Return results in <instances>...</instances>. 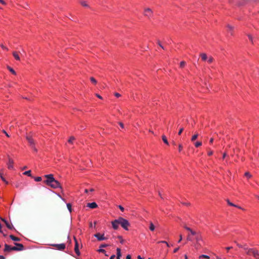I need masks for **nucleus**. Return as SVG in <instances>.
Wrapping results in <instances>:
<instances>
[{
	"mask_svg": "<svg viewBox=\"0 0 259 259\" xmlns=\"http://www.w3.org/2000/svg\"><path fill=\"white\" fill-rule=\"evenodd\" d=\"M45 177L47 178V180L44 181V183L54 189L58 188L62 189L60 183L54 179L52 174L45 175Z\"/></svg>",
	"mask_w": 259,
	"mask_h": 259,
	"instance_id": "obj_1",
	"label": "nucleus"
},
{
	"mask_svg": "<svg viewBox=\"0 0 259 259\" xmlns=\"http://www.w3.org/2000/svg\"><path fill=\"white\" fill-rule=\"evenodd\" d=\"M118 221L119 225L125 230H128V227L130 226V224L128 221L122 217L118 218Z\"/></svg>",
	"mask_w": 259,
	"mask_h": 259,
	"instance_id": "obj_2",
	"label": "nucleus"
},
{
	"mask_svg": "<svg viewBox=\"0 0 259 259\" xmlns=\"http://www.w3.org/2000/svg\"><path fill=\"white\" fill-rule=\"evenodd\" d=\"M184 228L190 232V234H188L187 236V240L188 241H192V238L191 237V235L195 236V235H197V232L192 230L190 228L186 226H184Z\"/></svg>",
	"mask_w": 259,
	"mask_h": 259,
	"instance_id": "obj_3",
	"label": "nucleus"
},
{
	"mask_svg": "<svg viewBox=\"0 0 259 259\" xmlns=\"http://www.w3.org/2000/svg\"><path fill=\"white\" fill-rule=\"evenodd\" d=\"M28 143L31 146V148L35 151L37 152V149L35 147V141L32 139V137L29 135H27L26 137Z\"/></svg>",
	"mask_w": 259,
	"mask_h": 259,
	"instance_id": "obj_4",
	"label": "nucleus"
},
{
	"mask_svg": "<svg viewBox=\"0 0 259 259\" xmlns=\"http://www.w3.org/2000/svg\"><path fill=\"white\" fill-rule=\"evenodd\" d=\"M246 245H244L243 247L244 248V249L246 251V253L247 254H250V252H252V254L253 255L254 257H256V255L258 254V252L257 250H255L253 248H249L247 247H246Z\"/></svg>",
	"mask_w": 259,
	"mask_h": 259,
	"instance_id": "obj_5",
	"label": "nucleus"
},
{
	"mask_svg": "<svg viewBox=\"0 0 259 259\" xmlns=\"http://www.w3.org/2000/svg\"><path fill=\"white\" fill-rule=\"evenodd\" d=\"M94 236L97 238L98 241L105 240L108 239V237H105L104 234H101L100 233H96L94 235Z\"/></svg>",
	"mask_w": 259,
	"mask_h": 259,
	"instance_id": "obj_6",
	"label": "nucleus"
},
{
	"mask_svg": "<svg viewBox=\"0 0 259 259\" xmlns=\"http://www.w3.org/2000/svg\"><path fill=\"white\" fill-rule=\"evenodd\" d=\"M52 246L55 247L57 249L59 250H63L65 248V244L64 243L61 244H54Z\"/></svg>",
	"mask_w": 259,
	"mask_h": 259,
	"instance_id": "obj_7",
	"label": "nucleus"
},
{
	"mask_svg": "<svg viewBox=\"0 0 259 259\" xmlns=\"http://www.w3.org/2000/svg\"><path fill=\"white\" fill-rule=\"evenodd\" d=\"M152 11L150 8H146L145 9L144 15L148 17H150L152 15Z\"/></svg>",
	"mask_w": 259,
	"mask_h": 259,
	"instance_id": "obj_8",
	"label": "nucleus"
},
{
	"mask_svg": "<svg viewBox=\"0 0 259 259\" xmlns=\"http://www.w3.org/2000/svg\"><path fill=\"white\" fill-rule=\"evenodd\" d=\"M111 224H112L113 228L115 230H117L118 228V226L119 225L118 219L112 221L111 222Z\"/></svg>",
	"mask_w": 259,
	"mask_h": 259,
	"instance_id": "obj_9",
	"label": "nucleus"
},
{
	"mask_svg": "<svg viewBox=\"0 0 259 259\" xmlns=\"http://www.w3.org/2000/svg\"><path fill=\"white\" fill-rule=\"evenodd\" d=\"M74 239L75 243L74 251L77 255H79L80 252L79 251V248H78V243L75 237H74Z\"/></svg>",
	"mask_w": 259,
	"mask_h": 259,
	"instance_id": "obj_10",
	"label": "nucleus"
},
{
	"mask_svg": "<svg viewBox=\"0 0 259 259\" xmlns=\"http://www.w3.org/2000/svg\"><path fill=\"white\" fill-rule=\"evenodd\" d=\"M8 159H9V161H8V163H7L8 168L10 169H13L14 161L11 158H10L9 157Z\"/></svg>",
	"mask_w": 259,
	"mask_h": 259,
	"instance_id": "obj_11",
	"label": "nucleus"
},
{
	"mask_svg": "<svg viewBox=\"0 0 259 259\" xmlns=\"http://www.w3.org/2000/svg\"><path fill=\"white\" fill-rule=\"evenodd\" d=\"M87 206V207L93 209L98 207V205L96 202L88 203Z\"/></svg>",
	"mask_w": 259,
	"mask_h": 259,
	"instance_id": "obj_12",
	"label": "nucleus"
},
{
	"mask_svg": "<svg viewBox=\"0 0 259 259\" xmlns=\"http://www.w3.org/2000/svg\"><path fill=\"white\" fill-rule=\"evenodd\" d=\"M2 220L5 222L7 227L9 228V229H14L13 226L12 224H9L5 219H2Z\"/></svg>",
	"mask_w": 259,
	"mask_h": 259,
	"instance_id": "obj_13",
	"label": "nucleus"
},
{
	"mask_svg": "<svg viewBox=\"0 0 259 259\" xmlns=\"http://www.w3.org/2000/svg\"><path fill=\"white\" fill-rule=\"evenodd\" d=\"M195 238L197 244H199V242L202 240V237L198 232L197 233V235H195Z\"/></svg>",
	"mask_w": 259,
	"mask_h": 259,
	"instance_id": "obj_14",
	"label": "nucleus"
},
{
	"mask_svg": "<svg viewBox=\"0 0 259 259\" xmlns=\"http://www.w3.org/2000/svg\"><path fill=\"white\" fill-rule=\"evenodd\" d=\"M15 245L17 247L19 251L23 250L24 249V246L22 244L15 243Z\"/></svg>",
	"mask_w": 259,
	"mask_h": 259,
	"instance_id": "obj_15",
	"label": "nucleus"
},
{
	"mask_svg": "<svg viewBox=\"0 0 259 259\" xmlns=\"http://www.w3.org/2000/svg\"><path fill=\"white\" fill-rule=\"evenodd\" d=\"M11 248H12V246H11L10 245H8L7 244H5L4 251L7 252V251H12V249Z\"/></svg>",
	"mask_w": 259,
	"mask_h": 259,
	"instance_id": "obj_16",
	"label": "nucleus"
},
{
	"mask_svg": "<svg viewBox=\"0 0 259 259\" xmlns=\"http://www.w3.org/2000/svg\"><path fill=\"white\" fill-rule=\"evenodd\" d=\"M200 56L201 57L202 60L204 61H206L208 59L207 55L205 53H201Z\"/></svg>",
	"mask_w": 259,
	"mask_h": 259,
	"instance_id": "obj_17",
	"label": "nucleus"
},
{
	"mask_svg": "<svg viewBox=\"0 0 259 259\" xmlns=\"http://www.w3.org/2000/svg\"><path fill=\"white\" fill-rule=\"evenodd\" d=\"M13 55L14 56V57L15 58V59L17 60H18L19 61L20 60V57L18 55V53L17 52H14L13 53Z\"/></svg>",
	"mask_w": 259,
	"mask_h": 259,
	"instance_id": "obj_18",
	"label": "nucleus"
},
{
	"mask_svg": "<svg viewBox=\"0 0 259 259\" xmlns=\"http://www.w3.org/2000/svg\"><path fill=\"white\" fill-rule=\"evenodd\" d=\"M80 4H81V5H82L83 7H87V8H89V6L88 5V4L87 3V2L85 1H83V0H81L80 1Z\"/></svg>",
	"mask_w": 259,
	"mask_h": 259,
	"instance_id": "obj_19",
	"label": "nucleus"
},
{
	"mask_svg": "<svg viewBox=\"0 0 259 259\" xmlns=\"http://www.w3.org/2000/svg\"><path fill=\"white\" fill-rule=\"evenodd\" d=\"M10 238L13 241H20V239L18 237H15L13 235H10Z\"/></svg>",
	"mask_w": 259,
	"mask_h": 259,
	"instance_id": "obj_20",
	"label": "nucleus"
},
{
	"mask_svg": "<svg viewBox=\"0 0 259 259\" xmlns=\"http://www.w3.org/2000/svg\"><path fill=\"white\" fill-rule=\"evenodd\" d=\"M116 251H117V259H120V257L121 256V250L120 248H117V249H116Z\"/></svg>",
	"mask_w": 259,
	"mask_h": 259,
	"instance_id": "obj_21",
	"label": "nucleus"
},
{
	"mask_svg": "<svg viewBox=\"0 0 259 259\" xmlns=\"http://www.w3.org/2000/svg\"><path fill=\"white\" fill-rule=\"evenodd\" d=\"M162 140H163V142H164L165 144H166V145H169V143H168V141H167V139H166V136H165L164 135H163L162 136Z\"/></svg>",
	"mask_w": 259,
	"mask_h": 259,
	"instance_id": "obj_22",
	"label": "nucleus"
},
{
	"mask_svg": "<svg viewBox=\"0 0 259 259\" xmlns=\"http://www.w3.org/2000/svg\"><path fill=\"white\" fill-rule=\"evenodd\" d=\"M149 229L151 231H153L155 229V226H154V224L152 223V222H151L150 223Z\"/></svg>",
	"mask_w": 259,
	"mask_h": 259,
	"instance_id": "obj_23",
	"label": "nucleus"
},
{
	"mask_svg": "<svg viewBox=\"0 0 259 259\" xmlns=\"http://www.w3.org/2000/svg\"><path fill=\"white\" fill-rule=\"evenodd\" d=\"M227 28H228V30L230 32L231 34L233 35L232 31L233 30V27L230 25H228Z\"/></svg>",
	"mask_w": 259,
	"mask_h": 259,
	"instance_id": "obj_24",
	"label": "nucleus"
},
{
	"mask_svg": "<svg viewBox=\"0 0 259 259\" xmlns=\"http://www.w3.org/2000/svg\"><path fill=\"white\" fill-rule=\"evenodd\" d=\"M23 174L24 175H26V176H28L29 177H32V176H31V170H27V171H26L24 172Z\"/></svg>",
	"mask_w": 259,
	"mask_h": 259,
	"instance_id": "obj_25",
	"label": "nucleus"
},
{
	"mask_svg": "<svg viewBox=\"0 0 259 259\" xmlns=\"http://www.w3.org/2000/svg\"><path fill=\"white\" fill-rule=\"evenodd\" d=\"M7 68L9 70V71L13 74L14 75H16V72L15 71V70L12 68L11 67H10V66H7Z\"/></svg>",
	"mask_w": 259,
	"mask_h": 259,
	"instance_id": "obj_26",
	"label": "nucleus"
},
{
	"mask_svg": "<svg viewBox=\"0 0 259 259\" xmlns=\"http://www.w3.org/2000/svg\"><path fill=\"white\" fill-rule=\"evenodd\" d=\"M198 134L197 133L195 134L194 135H193L191 138V141L192 142L194 141L197 138H198Z\"/></svg>",
	"mask_w": 259,
	"mask_h": 259,
	"instance_id": "obj_27",
	"label": "nucleus"
},
{
	"mask_svg": "<svg viewBox=\"0 0 259 259\" xmlns=\"http://www.w3.org/2000/svg\"><path fill=\"white\" fill-rule=\"evenodd\" d=\"M214 59L212 56L208 57L207 62L209 63H211L213 61Z\"/></svg>",
	"mask_w": 259,
	"mask_h": 259,
	"instance_id": "obj_28",
	"label": "nucleus"
},
{
	"mask_svg": "<svg viewBox=\"0 0 259 259\" xmlns=\"http://www.w3.org/2000/svg\"><path fill=\"white\" fill-rule=\"evenodd\" d=\"M199 258L200 259H201L202 258H206V259H210L209 256H208V255H204V254L200 255Z\"/></svg>",
	"mask_w": 259,
	"mask_h": 259,
	"instance_id": "obj_29",
	"label": "nucleus"
},
{
	"mask_svg": "<svg viewBox=\"0 0 259 259\" xmlns=\"http://www.w3.org/2000/svg\"><path fill=\"white\" fill-rule=\"evenodd\" d=\"M195 146L196 147H198L202 145V143L201 142H196L195 144Z\"/></svg>",
	"mask_w": 259,
	"mask_h": 259,
	"instance_id": "obj_30",
	"label": "nucleus"
},
{
	"mask_svg": "<svg viewBox=\"0 0 259 259\" xmlns=\"http://www.w3.org/2000/svg\"><path fill=\"white\" fill-rule=\"evenodd\" d=\"M90 80H91V82H92V83H94V84H96V83H97V80H96L95 79V78H94L93 77H91L90 78Z\"/></svg>",
	"mask_w": 259,
	"mask_h": 259,
	"instance_id": "obj_31",
	"label": "nucleus"
},
{
	"mask_svg": "<svg viewBox=\"0 0 259 259\" xmlns=\"http://www.w3.org/2000/svg\"><path fill=\"white\" fill-rule=\"evenodd\" d=\"M227 202L228 204L229 205H230V206H237V205H235V204H234V203H233L231 202L229 199H227Z\"/></svg>",
	"mask_w": 259,
	"mask_h": 259,
	"instance_id": "obj_32",
	"label": "nucleus"
},
{
	"mask_svg": "<svg viewBox=\"0 0 259 259\" xmlns=\"http://www.w3.org/2000/svg\"><path fill=\"white\" fill-rule=\"evenodd\" d=\"M186 65V62L185 61H181L180 64V66L181 68L184 67Z\"/></svg>",
	"mask_w": 259,
	"mask_h": 259,
	"instance_id": "obj_33",
	"label": "nucleus"
},
{
	"mask_svg": "<svg viewBox=\"0 0 259 259\" xmlns=\"http://www.w3.org/2000/svg\"><path fill=\"white\" fill-rule=\"evenodd\" d=\"M67 208L68 209V210H69V211L71 212V211H72L71 204L70 203H67Z\"/></svg>",
	"mask_w": 259,
	"mask_h": 259,
	"instance_id": "obj_34",
	"label": "nucleus"
},
{
	"mask_svg": "<svg viewBox=\"0 0 259 259\" xmlns=\"http://www.w3.org/2000/svg\"><path fill=\"white\" fill-rule=\"evenodd\" d=\"M75 140V138L74 137H71L70 139L68 140V142L69 143H72L73 141Z\"/></svg>",
	"mask_w": 259,
	"mask_h": 259,
	"instance_id": "obj_35",
	"label": "nucleus"
},
{
	"mask_svg": "<svg viewBox=\"0 0 259 259\" xmlns=\"http://www.w3.org/2000/svg\"><path fill=\"white\" fill-rule=\"evenodd\" d=\"M34 180L36 182H40L41 181L42 179L40 177H37L34 178Z\"/></svg>",
	"mask_w": 259,
	"mask_h": 259,
	"instance_id": "obj_36",
	"label": "nucleus"
},
{
	"mask_svg": "<svg viewBox=\"0 0 259 259\" xmlns=\"http://www.w3.org/2000/svg\"><path fill=\"white\" fill-rule=\"evenodd\" d=\"M97 251L99 252H102V253H105V252H106L105 250H104V249H102V248L99 249L97 250Z\"/></svg>",
	"mask_w": 259,
	"mask_h": 259,
	"instance_id": "obj_37",
	"label": "nucleus"
},
{
	"mask_svg": "<svg viewBox=\"0 0 259 259\" xmlns=\"http://www.w3.org/2000/svg\"><path fill=\"white\" fill-rule=\"evenodd\" d=\"M0 177L2 180L3 178H5L3 176V169L0 170Z\"/></svg>",
	"mask_w": 259,
	"mask_h": 259,
	"instance_id": "obj_38",
	"label": "nucleus"
},
{
	"mask_svg": "<svg viewBox=\"0 0 259 259\" xmlns=\"http://www.w3.org/2000/svg\"><path fill=\"white\" fill-rule=\"evenodd\" d=\"M118 238L120 239V242L121 243H123L124 242V240L122 238V237L121 236H118Z\"/></svg>",
	"mask_w": 259,
	"mask_h": 259,
	"instance_id": "obj_39",
	"label": "nucleus"
},
{
	"mask_svg": "<svg viewBox=\"0 0 259 259\" xmlns=\"http://www.w3.org/2000/svg\"><path fill=\"white\" fill-rule=\"evenodd\" d=\"M158 243H166V244L167 246H168V247H169V244H168V243H167L166 241H159Z\"/></svg>",
	"mask_w": 259,
	"mask_h": 259,
	"instance_id": "obj_40",
	"label": "nucleus"
},
{
	"mask_svg": "<svg viewBox=\"0 0 259 259\" xmlns=\"http://www.w3.org/2000/svg\"><path fill=\"white\" fill-rule=\"evenodd\" d=\"M12 250H14V251H19L17 248V247L16 246H12Z\"/></svg>",
	"mask_w": 259,
	"mask_h": 259,
	"instance_id": "obj_41",
	"label": "nucleus"
},
{
	"mask_svg": "<svg viewBox=\"0 0 259 259\" xmlns=\"http://www.w3.org/2000/svg\"><path fill=\"white\" fill-rule=\"evenodd\" d=\"M248 37L249 39V40L251 41V42L253 44V38L251 36V35L250 34H248Z\"/></svg>",
	"mask_w": 259,
	"mask_h": 259,
	"instance_id": "obj_42",
	"label": "nucleus"
},
{
	"mask_svg": "<svg viewBox=\"0 0 259 259\" xmlns=\"http://www.w3.org/2000/svg\"><path fill=\"white\" fill-rule=\"evenodd\" d=\"M245 176L247 178H250L251 177V175L248 172H245Z\"/></svg>",
	"mask_w": 259,
	"mask_h": 259,
	"instance_id": "obj_43",
	"label": "nucleus"
},
{
	"mask_svg": "<svg viewBox=\"0 0 259 259\" xmlns=\"http://www.w3.org/2000/svg\"><path fill=\"white\" fill-rule=\"evenodd\" d=\"M108 246V245L107 244H102L100 245V248H102V247L103 248V247H106Z\"/></svg>",
	"mask_w": 259,
	"mask_h": 259,
	"instance_id": "obj_44",
	"label": "nucleus"
},
{
	"mask_svg": "<svg viewBox=\"0 0 259 259\" xmlns=\"http://www.w3.org/2000/svg\"><path fill=\"white\" fill-rule=\"evenodd\" d=\"M183 149V146L181 144H180L179 145V152H181Z\"/></svg>",
	"mask_w": 259,
	"mask_h": 259,
	"instance_id": "obj_45",
	"label": "nucleus"
},
{
	"mask_svg": "<svg viewBox=\"0 0 259 259\" xmlns=\"http://www.w3.org/2000/svg\"><path fill=\"white\" fill-rule=\"evenodd\" d=\"M1 47L4 50H6L7 51L8 50V49L7 47H6L5 46H4L3 44L1 45Z\"/></svg>",
	"mask_w": 259,
	"mask_h": 259,
	"instance_id": "obj_46",
	"label": "nucleus"
},
{
	"mask_svg": "<svg viewBox=\"0 0 259 259\" xmlns=\"http://www.w3.org/2000/svg\"><path fill=\"white\" fill-rule=\"evenodd\" d=\"M183 130H184V128L183 127L181 128L178 132V134L179 135H180L182 134V133L183 132Z\"/></svg>",
	"mask_w": 259,
	"mask_h": 259,
	"instance_id": "obj_47",
	"label": "nucleus"
},
{
	"mask_svg": "<svg viewBox=\"0 0 259 259\" xmlns=\"http://www.w3.org/2000/svg\"><path fill=\"white\" fill-rule=\"evenodd\" d=\"M157 44L162 49H163V50L164 49V47L161 45L159 40L157 41Z\"/></svg>",
	"mask_w": 259,
	"mask_h": 259,
	"instance_id": "obj_48",
	"label": "nucleus"
},
{
	"mask_svg": "<svg viewBox=\"0 0 259 259\" xmlns=\"http://www.w3.org/2000/svg\"><path fill=\"white\" fill-rule=\"evenodd\" d=\"M213 154V152L212 151H211V150H209L208 152V155L209 156H211V155H212Z\"/></svg>",
	"mask_w": 259,
	"mask_h": 259,
	"instance_id": "obj_49",
	"label": "nucleus"
},
{
	"mask_svg": "<svg viewBox=\"0 0 259 259\" xmlns=\"http://www.w3.org/2000/svg\"><path fill=\"white\" fill-rule=\"evenodd\" d=\"M119 125L120 126V127H121V128H124V125H123V123H122V122H119Z\"/></svg>",
	"mask_w": 259,
	"mask_h": 259,
	"instance_id": "obj_50",
	"label": "nucleus"
},
{
	"mask_svg": "<svg viewBox=\"0 0 259 259\" xmlns=\"http://www.w3.org/2000/svg\"><path fill=\"white\" fill-rule=\"evenodd\" d=\"M182 203L184 205H185L186 206H190V203H189V202H183Z\"/></svg>",
	"mask_w": 259,
	"mask_h": 259,
	"instance_id": "obj_51",
	"label": "nucleus"
},
{
	"mask_svg": "<svg viewBox=\"0 0 259 259\" xmlns=\"http://www.w3.org/2000/svg\"><path fill=\"white\" fill-rule=\"evenodd\" d=\"M114 95H115L116 97H117V98H118V97H120V96H121L120 94H119V93H115L114 94Z\"/></svg>",
	"mask_w": 259,
	"mask_h": 259,
	"instance_id": "obj_52",
	"label": "nucleus"
},
{
	"mask_svg": "<svg viewBox=\"0 0 259 259\" xmlns=\"http://www.w3.org/2000/svg\"><path fill=\"white\" fill-rule=\"evenodd\" d=\"M118 208L122 211H124V208L121 205H119Z\"/></svg>",
	"mask_w": 259,
	"mask_h": 259,
	"instance_id": "obj_53",
	"label": "nucleus"
},
{
	"mask_svg": "<svg viewBox=\"0 0 259 259\" xmlns=\"http://www.w3.org/2000/svg\"><path fill=\"white\" fill-rule=\"evenodd\" d=\"M182 240V235L181 234L180 235V238L178 241V243H180Z\"/></svg>",
	"mask_w": 259,
	"mask_h": 259,
	"instance_id": "obj_54",
	"label": "nucleus"
},
{
	"mask_svg": "<svg viewBox=\"0 0 259 259\" xmlns=\"http://www.w3.org/2000/svg\"><path fill=\"white\" fill-rule=\"evenodd\" d=\"M20 185H21V184H20V183H17L16 184V185H15V186H16V188H19V187L20 186Z\"/></svg>",
	"mask_w": 259,
	"mask_h": 259,
	"instance_id": "obj_55",
	"label": "nucleus"
},
{
	"mask_svg": "<svg viewBox=\"0 0 259 259\" xmlns=\"http://www.w3.org/2000/svg\"><path fill=\"white\" fill-rule=\"evenodd\" d=\"M179 249V247H177V248H176L174 250V253H176L177 252Z\"/></svg>",
	"mask_w": 259,
	"mask_h": 259,
	"instance_id": "obj_56",
	"label": "nucleus"
},
{
	"mask_svg": "<svg viewBox=\"0 0 259 259\" xmlns=\"http://www.w3.org/2000/svg\"><path fill=\"white\" fill-rule=\"evenodd\" d=\"M3 132L6 134V136H7L8 137H9V135L8 134V133L5 130H3Z\"/></svg>",
	"mask_w": 259,
	"mask_h": 259,
	"instance_id": "obj_57",
	"label": "nucleus"
},
{
	"mask_svg": "<svg viewBox=\"0 0 259 259\" xmlns=\"http://www.w3.org/2000/svg\"><path fill=\"white\" fill-rule=\"evenodd\" d=\"M3 182H4L6 184H8V182L6 180V179L5 178H3V180H2Z\"/></svg>",
	"mask_w": 259,
	"mask_h": 259,
	"instance_id": "obj_58",
	"label": "nucleus"
},
{
	"mask_svg": "<svg viewBox=\"0 0 259 259\" xmlns=\"http://www.w3.org/2000/svg\"><path fill=\"white\" fill-rule=\"evenodd\" d=\"M0 3L3 5H6V3L3 0H0Z\"/></svg>",
	"mask_w": 259,
	"mask_h": 259,
	"instance_id": "obj_59",
	"label": "nucleus"
},
{
	"mask_svg": "<svg viewBox=\"0 0 259 259\" xmlns=\"http://www.w3.org/2000/svg\"><path fill=\"white\" fill-rule=\"evenodd\" d=\"M96 96H97L98 98H99V99H102V97L100 95H99V94H96Z\"/></svg>",
	"mask_w": 259,
	"mask_h": 259,
	"instance_id": "obj_60",
	"label": "nucleus"
},
{
	"mask_svg": "<svg viewBox=\"0 0 259 259\" xmlns=\"http://www.w3.org/2000/svg\"><path fill=\"white\" fill-rule=\"evenodd\" d=\"M126 259H131V256L130 254H128V255L126 256Z\"/></svg>",
	"mask_w": 259,
	"mask_h": 259,
	"instance_id": "obj_61",
	"label": "nucleus"
},
{
	"mask_svg": "<svg viewBox=\"0 0 259 259\" xmlns=\"http://www.w3.org/2000/svg\"><path fill=\"white\" fill-rule=\"evenodd\" d=\"M115 257V255H114V254H113V255H112L111 256V257H110V259H114Z\"/></svg>",
	"mask_w": 259,
	"mask_h": 259,
	"instance_id": "obj_62",
	"label": "nucleus"
},
{
	"mask_svg": "<svg viewBox=\"0 0 259 259\" xmlns=\"http://www.w3.org/2000/svg\"><path fill=\"white\" fill-rule=\"evenodd\" d=\"M213 138H211V139H210V141H209V143H210V144H212V142H213Z\"/></svg>",
	"mask_w": 259,
	"mask_h": 259,
	"instance_id": "obj_63",
	"label": "nucleus"
},
{
	"mask_svg": "<svg viewBox=\"0 0 259 259\" xmlns=\"http://www.w3.org/2000/svg\"><path fill=\"white\" fill-rule=\"evenodd\" d=\"M5 257L3 255H0V259H5Z\"/></svg>",
	"mask_w": 259,
	"mask_h": 259,
	"instance_id": "obj_64",
	"label": "nucleus"
}]
</instances>
